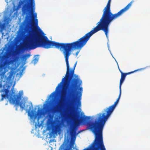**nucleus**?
Segmentation results:
<instances>
[{
    "label": "nucleus",
    "mask_w": 150,
    "mask_h": 150,
    "mask_svg": "<svg viewBox=\"0 0 150 150\" xmlns=\"http://www.w3.org/2000/svg\"><path fill=\"white\" fill-rule=\"evenodd\" d=\"M93 34L91 32L86 34L84 36L76 41L71 43H59L50 40L47 37L36 32L33 37L29 35L27 36L23 45V48L26 50L34 49L38 47H42L45 49L54 48L62 49L64 57L66 63L67 70L65 77L58 85L55 91L51 93L50 96L53 97L56 93L60 91L64 81L66 84L65 90L62 94L61 99L59 103L58 107H56L51 110L53 112H60L62 116L64 117L67 114V111L65 110L64 102L67 97L70 98L74 96V93L77 87H79L81 81L78 78V76L74 74V69L76 62L74 64V69L70 70L69 63V58L71 54L72 50H81Z\"/></svg>",
    "instance_id": "f257e3e1"
},
{
    "label": "nucleus",
    "mask_w": 150,
    "mask_h": 150,
    "mask_svg": "<svg viewBox=\"0 0 150 150\" xmlns=\"http://www.w3.org/2000/svg\"><path fill=\"white\" fill-rule=\"evenodd\" d=\"M118 103L116 101L113 105L104 109L102 113L98 114L94 122L86 121L85 119L81 118L79 115H78L75 119L74 124L70 126V134L71 137L75 139L76 135L80 132L77 133V127L80 122H83L92 131L95 135L103 139L102 132L105 124Z\"/></svg>",
    "instance_id": "f03ea898"
},
{
    "label": "nucleus",
    "mask_w": 150,
    "mask_h": 150,
    "mask_svg": "<svg viewBox=\"0 0 150 150\" xmlns=\"http://www.w3.org/2000/svg\"><path fill=\"white\" fill-rule=\"evenodd\" d=\"M111 0H108L106 6L103 10V13L99 21L96 24L97 25L90 32L93 34L102 30L104 33L106 37L108 38L109 32V26L111 23L114 20L121 16L123 13L127 10L132 4L134 1H132L124 8L120 10L118 13L113 14L111 11L110 3Z\"/></svg>",
    "instance_id": "7ed1b4c3"
},
{
    "label": "nucleus",
    "mask_w": 150,
    "mask_h": 150,
    "mask_svg": "<svg viewBox=\"0 0 150 150\" xmlns=\"http://www.w3.org/2000/svg\"><path fill=\"white\" fill-rule=\"evenodd\" d=\"M30 1L28 4H25L22 8L23 14H26L23 25L26 29H29L31 28H34L38 25V21L37 19H34L37 17L36 13H35L31 17V10L32 11H34L35 2L34 0H29Z\"/></svg>",
    "instance_id": "20e7f679"
},
{
    "label": "nucleus",
    "mask_w": 150,
    "mask_h": 150,
    "mask_svg": "<svg viewBox=\"0 0 150 150\" xmlns=\"http://www.w3.org/2000/svg\"><path fill=\"white\" fill-rule=\"evenodd\" d=\"M11 55V53L7 50L3 55H0V76H1L0 88H1L2 86V82H4L6 81V83L3 85V87L4 88L8 82L7 81L11 80L12 78V74H10L7 78L5 75L6 72L5 69L6 67L9 65L13 62L12 60L9 59Z\"/></svg>",
    "instance_id": "39448f33"
},
{
    "label": "nucleus",
    "mask_w": 150,
    "mask_h": 150,
    "mask_svg": "<svg viewBox=\"0 0 150 150\" xmlns=\"http://www.w3.org/2000/svg\"><path fill=\"white\" fill-rule=\"evenodd\" d=\"M11 84L8 85L7 86L6 89H3L0 91V92H4L5 94L1 95V98L0 100L1 101L3 100L4 98L6 97L9 99V101L11 104L19 105L20 108L23 110L24 109L25 104L23 103H20L21 98L22 95L23 94L22 91H20L18 95L15 94V92L14 89V84L12 86L11 89V93L9 92V89L10 88Z\"/></svg>",
    "instance_id": "423d86ee"
},
{
    "label": "nucleus",
    "mask_w": 150,
    "mask_h": 150,
    "mask_svg": "<svg viewBox=\"0 0 150 150\" xmlns=\"http://www.w3.org/2000/svg\"><path fill=\"white\" fill-rule=\"evenodd\" d=\"M79 91H78L76 92L75 99L72 102H71V101L69 102V105H73L74 103H77L78 105L79 106H81V102L80 100L81 99L83 88L82 87H81L79 88Z\"/></svg>",
    "instance_id": "0eeeda50"
},
{
    "label": "nucleus",
    "mask_w": 150,
    "mask_h": 150,
    "mask_svg": "<svg viewBox=\"0 0 150 150\" xmlns=\"http://www.w3.org/2000/svg\"><path fill=\"white\" fill-rule=\"evenodd\" d=\"M140 69H138L137 70H135L134 71H133L129 72L128 73H123L121 71H120H120L121 74V78L120 79V81L119 88H121V86L122 84V83H123V81H124L125 79V77L127 75L130 74L132 73H133L135 71H139V70H140Z\"/></svg>",
    "instance_id": "6e6552de"
},
{
    "label": "nucleus",
    "mask_w": 150,
    "mask_h": 150,
    "mask_svg": "<svg viewBox=\"0 0 150 150\" xmlns=\"http://www.w3.org/2000/svg\"><path fill=\"white\" fill-rule=\"evenodd\" d=\"M33 105H31L29 107L28 110V115L31 118L33 117H35V111L33 110H32L31 111V109L33 108Z\"/></svg>",
    "instance_id": "1a4fd4ad"
},
{
    "label": "nucleus",
    "mask_w": 150,
    "mask_h": 150,
    "mask_svg": "<svg viewBox=\"0 0 150 150\" xmlns=\"http://www.w3.org/2000/svg\"><path fill=\"white\" fill-rule=\"evenodd\" d=\"M71 148L70 147L69 148H65V145H62L59 149V150H71Z\"/></svg>",
    "instance_id": "9d476101"
},
{
    "label": "nucleus",
    "mask_w": 150,
    "mask_h": 150,
    "mask_svg": "<svg viewBox=\"0 0 150 150\" xmlns=\"http://www.w3.org/2000/svg\"><path fill=\"white\" fill-rule=\"evenodd\" d=\"M0 27L1 28V30L0 31L2 33V36H3L4 35V33L3 32V30L4 28V24H1L0 26Z\"/></svg>",
    "instance_id": "9b49d317"
},
{
    "label": "nucleus",
    "mask_w": 150,
    "mask_h": 150,
    "mask_svg": "<svg viewBox=\"0 0 150 150\" xmlns=\"http://www.w3.org/2000/svg\"><path fill=\"white\" fill-rule=\"evenodd\" d=\"M49 118L48 119V121L49 123H51L52 120L53 118V116L51 114L49 115Z\"/></svg>",
    "instance_id": "f8f14e48"
},
{
    "label": "nucleus",
    "mask_w": 150,
    "mask_h": 150,
    "mask_svg": "<svg viewBox=\"0 0 150 150\" xmlns=\"http://www.w3.org/2000/svg\"><path fill=\"white\" fill-rule=\"evenodd\" d=\"M38 55H36L34 57V59L33 60L34 63L36 64L38 61L39 60V57H38Z\"/></svg>",
    "instance_id": "ddd939ff"
},
{
    "label": "nucleus",
    "mask_w": 150,
    "mask_h": 150,
    "mask_svg": "<svg viewBox=\"0 0 150 150\" xmlns=\"http://www.w3.org/2000/svg\"><path fill=\"white\" fill-rule=\"evenodd\" d=\"M24 3V1H20L19 2L18 6L19 8L21 7L22 5Z\"/></svg>",
    "instance_id": "4468645a"
},
{
    "label": "nucleus",
    "mask_w": 150,
    "mask_h": 150,
    "mask_svg": "<svg viewBox=\"0 0 150 150\" xmlns=\"http://www.w3.org/2000/svg\"><path fill=\"white\" fill-rule=\"evenodd\" d=\"M30 56V55L29 54H25L24 57H23V60H26L27 58L29 57Z\"/></svg>",
    "instance_id": "2eb2a0df"
},
{
    "label": "nucleus",
    "mask_w": 150,
    "mask_h": 150,
    "mask_svg": "<svg viewBox=\"0 0 150 150\" xmlns=\"http://www.w3.org/2000/svg\"><path fill=\"white\" fill-rule=\"evenodd\" d=\"M120 89V94L118 96V98L117 99L116 101H117L118 102L119 101V100H120V97L121 95V88H119Z\"/></svg>",
    "instance_id": "dca6fc26"
},
{
    "label": "nucleus",
    "mask_w": 150,
    "mask_h": 150,
    "mask_svg": "<svg viewBox=\"0 0 150 150\" xmlns=\"http://www.w3.org/2000/svg\"><path fill=\"white\" fill-rule=\"evenodd\" d=\"M42 113V110H41L39 109L38 110V115H41Z\"/></svg>",
    "instance_id": "f3484780"
},
{
    "label": "nucleus",
    "mask_w": 150,
    "mask_h": 150,
    "mask_svg": "<svg viewBox=\"0 0 150 150\" xmlns=\"http://www.w3.org/2000/svg\"><path fill=\"white\" fill-rule=\"evenodd\" d=\"M79 52V51H78L75 54H76V56H77L78 55Z\"/></svg>",
    "instance_id": "a211bd4d"
},
{
    "label": "nucleus",
    "mask_w": 150,
    "mask_h": 150,
    "mask_svg": "<svg viewBox=\"0 0 150 150\" xmlns=\"http://www.w3.org/2000/svg\"><path fill=\"white\" fill-rule=\"evenodd\" d=\"M37 125L38 126V127L39 128L40 127V124L38 125Z\"/></svg>",
    "instance_id": "6ab92c4d"
},
{
    "label": "nucleus",
    "mask_w": 150,
    "mask_h": 150,
    "mask_svg": "<svg viewBox=\"0 0 150 150\" xmlns=\"http://www.w3.org/2000/svg\"><path fill=\"white\" fill-rule=\"evenodd\" d=\"M3 51H2V52L1 54L3 53Z\"/></svg>",
    "instance_id": "aec40b11"
},
{
    "label": "nucleus",
    "mask_w": 150,
    "mask_h": 150,
    "mask_svg": "<svg viewBox=\"0 0 150 150\" xmlns=\"http://www.w3.org/2000/svg\"><path fill=\"white\" fill-rule=\"evenodd\" d=\"M35 127H36V125H35Z\"/></svg>",
    "instance_id": "412c9836"
},
{
    "label": "nucleus",
    "mask_w": 150,
    "mask_h": 150,
    "mask_svg": "<svg viewBox=\"0 0 150 150\" xmlns=\"http://www.w3.org/2000/svg\"><path fill=\"white\" fill-rule=\"evenodd\" d=\"M42 34H44V33H42Z\"/></svg>",
    "instance_id": "4be33fe9"
},
{
    "label": "nucleus",
    "mask_w": 150,
    "mask_h": 150,
    "mask_svg": "<svg viewBox=\"0 0 150 150\" xmlns=\"http://www.w3.org/2000/svg\"><path fill=\"white\" fill-rule=\"evenodd\" d=\"M87 117V118H88V117L89 118V117Z\"/></svg>",
    "instance_id": "5701e85b"
},
{
    "label": "nucleus",
    "mask_w": 150,
    "mask_h": 150,
    "mask_svg": "<svg viewBox=\"0 0 150 150\" xmlns=\"http://www.w3.org/2000/svg\"><path fill=\"white\" fill-rule=\"evenodd\" d=\"M39 120V118H38V120Z\"/></svg>",
    "instance_id": "b1692460"
}]
</instances>
